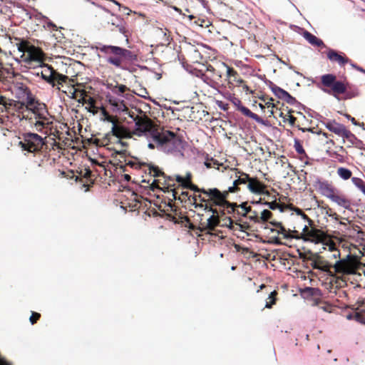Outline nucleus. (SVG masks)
Listing matches in <instances>:
<instances>
[{"label": "nucleus", "instance_id": "8fccbe9b", "mask_svg": "<svg viewBox=\"0 0 365 365\" xmlns=\"http://www.w3.org/2000/svg\"><path fill=\"white\" fill-rule=\"evenodd\" d=\"M227 67V75L229 77L231 76H236L237 75V72L235 71L232 68L229 67L228 66H226Z\"/></svg>", "mask_w": 365, "mask_h": 365}, {"label": "nucleus", "instance_id": "a18cd8bd", "mask_svg": "<svg viewBox=\"0 0 365 365\" xmlns=\"http://www.w3.org/2000/svg\"><path fill=\"white\" fill-rule=\"evenodd\" d=\"M40 316L41 314L39 313L33 312L29 318L31 324H34V323H36V322L39 319Z\"/></svg>", "mask_w": 365, "mask_h": 365}, {"label": "nucleus", "instance_id": "393cba45", "mask_svg": "<svg viewBox=\"0 0 365 365\" xmlns=\"http://www.w3.org/2000/svg\"><path fill=\"white\" fill-rule=\"evenodd\" d=\"M214 215L215 214L212 213L207 220L206 227L209 230H213L215 227L219 225V220Z\"/></svg>", "mask_w": 365, "mask_h": 365}, {"label": "nucleus", "instance_id": "9b49d317", "mask_svg": "<svg viewBox=\"0 0 365 365\" xmlns=\"http://www.w3.org/2000/svg\"><path fill=\"white\" fill-rule=\"evenodd\" d=\"M247 188L252 193L254 194L269 195L268 191L265 190L264 184L257 178H250V180L247 182Z\"/></svg>", "mask_w": 365, "mask_h": 365}, {"label": "nucleus", "instance_id": "f03ea898", "mask_svg": "<svg viewBox=\"0 0 365 365\" xmlns=\"http://www.w3.org/2000/svg\"><path fill=\"white\" fill-rule=\"evenodd\" d=\"M321 84L324 87L320 86V85L317 86L321 91L333 96L338 101L341 100L339 97L341 94L344 95V100L355 98L359 94V90L356 86L337 80L336 76L332 73L322 75L321 76Z\"/></svg>", "mask_w": 365, "mask_h": 365}, {"label": "nucleus", "instance_id": "37998d69", "mask_svg": "<svg viewBox=\"0 0 365 365\" xmlns=\"http://www.w3.org/2000/svg\"><path fill=\"white\" fill-rule=\"evenodd\" d=\"M239 207L245 212V213L242 215L243 217H246L247 213L252 212L251 207L247 206V202H242Z\"/></svg>", "mask_w": 365, "mask_h": 365}, {"label": "nucleus", "instance_id": "09e8293b", "mask_svg": "<svg viewBox=\"0 0 365 365\" xmlns=\"http://www.w3.org/2000/svg\"><path fill=\"white\" fill-rule=\"evenodd\" d=\"M270 231H271L272 232H277V234H279V235H283V234H284V232L286 231V229H285V227H284L282 225H281V226H279V227H278V230H276V229H274V228H271V229H270Z\"/></svg>", "mask_w": 365, "mask_h": 365}, {"label": "nucleus", "instance_id": "a211bd4d", "mask_svg": "<svg viewBox=\"0 0 365 365\" xmlns=\"http://www.w3.org/2000/svg\"><path fill=\"white\" fill-rule=\"evenodd\" d=\"M140 165H147L148 167L149 174L153 175L154 178L163 176L165 178H168L169 180H173V178L171 176L167 177L165 174L157 165L153 164H147L145 163H140Z\"/></svg>", "mask_w": 365, "mask_h": 365}, {"label": "nucleus", "instance_id": "f257e3e1", "mask_svg": "<svg viewBox=\"0 0 365 365\" xmlns=\"http://www.w3.org/2000/svg\"><path fill=\"white\" fill-rule=\"evenodd\" d=\"M95 48L105 54L113 55L106 58V61L110 65L130 73L137 71V65L132 66V64L138 61V57L130 50L118 46L103 45L101 43H98Z\"/></svg>", "mask_w": 365, "mask_h": 365}, {"label": "nucleus", "instance_id": "20e7f679", "mask_svg": "<svg viewBox=\"0 0 365 365\" xmlns=\"http://www.w3.org/2000/svg\"><path fill=\"white\" fill-rule=\"evenodd\" d=\"M128 113L130 118L133 119L135 123V128L133 132L130 131V137L132 135H135L139 137L145 136L148 139L151 138L153 140H158V133L159 131L153 127L151 120L148 118H139L135 116L134 113Z\"/></svg>", "mask_w": 365, "mask_h": 365}, {"label": "nucleus", "instance_id": "4c0bfd02", "mask_svg": "<svg viewBox=\"0 0 365 365\" xmlns=\"http://www.w3.org/2000/svg\"><path fill=\"white\" fill-rule=\"evenodd\" d=\"M272 216V212L268 210H263L260 216L261 222H266L268 219L271 218Z\"/></svg>", "mask_w": 365, "mask_h": 365}, {"label": "nucleus", "instance_id": "0e129e2a", "mask_svg": "<svg viewBox=\"0 0 365 365\" xmlns=\"http://www.w3.org/2000/svg\"><path fill=\"white\" fill-rule=\"evenodd\" d=\"M225 220L229 221V225H227V227L230 230L233 229V221L230 217H227Z\"/></svg>", "mask_w": 365, "mask_h": 365}, {"label": "nucleus", "instance_id": "f8f14e48", "mask_svg": "<svg viewBox=\"0 0 365 365\" xmlns=\"http://www.w3.org/2000/svg\"><path fill=\"white\" fill-rule=\"evenodd\" d=\"M322 123L329 131L335 133L336 135L341 138H343L345 132L347 130L344 125L336 122L335 120H327L326 122Z\"/></svg>", "mask_w": 365, "mask_h": 365}, {"label": "nucleus", "instance_id": "338daca9", "mask_svg": "<svg viewBox=\"0 0 365 365\" xmlns=\"http://www.w3.org/2000/svg\"><path fill=\"white\" fill-rule=\"evenodd\" d=\"M0 365H11L9 362L6 361L4 358L0 355Z\"/></svg>", "mask_w": 365, "mask_h": 365}, {"label": "nucleus", "instance_id": "f704fd0d", "mask_svg": "<svg viewBox=\"0 0 365 365\" xmlns=\"http://www.w3.org/2000/svg\"><path fill=\"white\" fill-rule=\"evenodd\" d=\"M42 19H43V22L48 29H50L53 31H57V26L53 21H51L47 16H42Z\"/></svg>", "mask_w": 365, "mask_h": 365}, {"label": "nucleus", "instance_id": "cd10ccee", "mask_svg": "<svg viewBox=\"0 0 365 365\" xmlns=\"http://www.w3.org/2000/svg\"><path fill=\"white\" fill-rule=\"evenodd\" d=\"M250 176L248 174L243 173L237 179L233 181L234 185L238 186L239 185L246 184L250 180Z\"/></svg>", "mask_w": 365, "mask_h": 365}, {"label": "nucleus", "instance_id": "58836bf2", "mask_svg": "<svg viewBox=\"0 0 365 365\" xmlns=\"http://www.w3.org/2000/svg\"><path fill=\"white\" fill-rule=\"evenodd\" d=\"M283 101H284L286 103H287L288 104H289L291 106L295 105L297 103V99L294 97H293L292 96H291L288 92L285 95Z\"/></svg>", "mask_w": 365, "mask_h": 365}, {"label": "nucleus", "instance_id": "774afa93", "mask_svg": "<svg viewBox=\"0 0 365 365\" xmlns=\"http://www.w3.org/2000/svg\"><path fill=\"white\" fill-rule=\"evenodd\" d=\"M329 217L336 221L338 220L339 218V215L336 212H330Z\"/></svg>", "mask_w": 365, "mask_h": 365}, {"label": "nucleus", "instance_id": "7ed1b4c3", "mask_svg": "<svg viewBox=\"0 0 365 365\" xmlns=\"http://www.w3.org/2000/svg\"><path fill=\"white\" fill-rule=\"evenodd\" d=\"M157 143L158 149L175 155L183 156L184 141L175 133L165 130L158 133V140H154Z\"/></svg>", "mask_w": 365, "mask_h": 365}, {"label": "nucleus", "instance_id": "473e14b6", "mask_svg": "<svg viewBox=\"0 0 365 365\" xmlns=\"http://www.w3.org/2000/svg\"><path fill=\"white\" fill-rule=\"evenodd\" d=\"M36 120H37L34 123L35 127L41 126V128H47L48 125H49L52 123V122L50 121L48 116H46V120H43V119H36Z\"/></svg>", "mask_w": 365, "mask_h": 365}, {"label": "nucleus", "instance_id": "72a5a7b5", "mask_svg": "<svg viewBox=\"0 0 365 365\" xmlns=\"http://www.w3.org/2000/svg\"><path fill=\"white\" fill-rule=\"evenodd\" d=\"M293 210L297 215L301 216L304 220L307 221L308 224L311 225V224L312 223V220L306 214H304V212L300 208L294 207Z\"/></svg>", "mask_w": 365, "mask_h": 365}, {"label": "nucleus", "instance_id": "f3484780", "mask_svg": "<svg viewBox=\"0 0 365 365\" xmlns=\"http://www.w3.org/2000/svg\"><path fill=\"white\" fill-rule=\"evenodd\" d=\"M327 58L331 61L338 62L339 65H344L345 63L349 62V59L348 58L342 56L334 49L329 50L327 53Z\"/></svg>", "mask_w": 365, "mask_h": 365}, {"label": "nucleus", "instance_id": "864d4df0", "mask_svg": "<svg viewBox=\"0 0 365 365\" xmlns=\"http://www.w3.org/2000/svg\"><path fill=\"white\" fill-rule=\"evenodd\" d=\"M264 83L269 88V89L272 91V92L274 91V87H277V85H275L272 81L270 80L267 79L264 81Z\"/></svg>", "mask_w": 365, "mask_h": 365}, {"label": "nucleus", "instance_id": "69168bd1", "mask_svg": "<svg viewBox=\"0 0 365 365\" xmlns=\"http://www.w3.org/2000/svg\"><path fill=\"white\" fill-rule=\"evenodd\" d=\"M191 178L192 174L190 172H187L185 175V177L183 178V179L184 180H185V182H191Z\"/></svg>", "mask_w": 365, "mask_h": 365}, {"label": "nucleus", "instance_id": "dca6fc26", "mask_svg": "<svg viewBox=\"0 0 365 365\" xmlns=\"http://www.w3.org/2000/svg\"><path fill=\"white\" fill-rule=\"evenodd\" d=\"M302 36L312 46H315L317 47H327L324 44V41L315 36L314 34H311L309 31L304 30L302 34Z\"/></svg>", "mask_w": 365, "mask_h": 365}, {"label": "nucleus", "instance_id": "c9c22d12", "mask_svg": "<svg viewBox=\"0 0 365 365\" xmlns=\"http://www.w3.org/2000/svg\"><path fill=\"white\" fill-rule=\"evenodd\" d=\"M339 192V190L335 189L333 186H330L329 190H327L326 195H324V197L329 198V200H332L334 197Z\"/></svg>", "mask_w": 365, "mask_h": 365}, {"label": "nucleus", "instance_id": "2eb2a0df", "mask_svg": "<svg viewBox=\"0 0 365 365\" xmlns=\"http://www.w3.org/2000/svg\"><path fill=\"white\" fill-rule=\"evenodd\" d=\"M17 50L20 53H28V57L29 56L30 53H32L34 56H38L39 54V51L37 50L36 48L34 46H30L24 40H20L19 43L16 44Z\"/></svg>", "mask_w": 365, "mask_h": 365}, {"label": "nucleus", "instance_id": "7c9ffc66", "mask_svg": "<svg viewBox=\"0 0 365 365\" xmlns=\"http://www.w3.org/2000/svg\"><path fill=\"white\" fill-rule=\"evenodd\" d=\"M272 93L277 98L283 100L284 98L285 95L287 93V91L277 86L274 88V91H272Z\"/></svg>", "mask_w": 365, "mask_h": 365}, {"label": "nucleus", "instance_id": "a878e982", "mask_svg": "<svg viewBox=\"0 0 365 365\" xmlns=\"http://www.w3.org/2000/svg\"><path fill=\"white\" fill-rule=\"evenodd\" d=\"M294 148L298 154L302 155L307 158H308V155H307L303 146L302 145L300 140L297 138H294Z\"/></svg>", "mask_w": 365, "mask_h": 365}, {"label": "nucleus", "instance_id": "4468645a", "mask_svg": "<svg viewBox=\"0 0 365 365\" xmlns=\"http://www.w3.org/2000/svg\"><path fill=\"white\" fill-rule=\"evenodd\" d=\"M345 139H346L351 145L355 146L356 148L365 150V145L363 141L359 139L354 134H353L350 130H346L344 136H343V143H345Z\"/></svg>", "mask_w": 365, "mask_h": 365}, {"label": "nucleus", "instance_id": "680f3d73", "mask_svg": "<svg viewBox=\"0 0 365 365\" xmlns=\"http://www.w3.org/2000/svg\"><path fill=\"white\" fill-rule=\"evenodd\" d=\"M282 235H283V237L287 240H290V239H293V238L299 239V237H294V236H292V235L288 233L287 232V230L284 232V234Z\"/></svg>", "mask_w": 365, "mask_h": 365}, {"label": "nucleus", "instance_id": "13d9d810", "mask_svg": "<svg viewBox=\"0 0 365 365\" xmlns=\"http://www.w3.org/2000/svg\"><path fill=\"white\" fill-rule=\"evenodd\" d=\"M311 265H312V267L313 269H319V270H322V271H324V270L323 268H322V267L319 266V263H318L317 262H316V261H313V262H312Z\"/></svg>", "mask_w": 365, "mask_h": 365}, {"label": "nucleus", "instance_id": "c756f323", "mask_svg": "<svg viewBox=\"0 0 365 365\" xmlns=\"http://www.w3.org/2000/svg\"><path fill=\"white\" fill-rule=\"evenodd\" d=\"M26 97V108H31L35 106L37 103H39L38 101L36 100L35 97L32 95L31 91L29 93H27Z\"/></svg>", "mask_w": 365, "mask_h": 365}, {"label": "nucleus", "instance_id": "9d476101", "mask_svg": "<svg viewBox=\"0 0 365 365\" xmlns=\"http://www.w3.org/2000/svg\"><path fill=\"white\" fill-rule=\"evenodd\" d=\"M41 78L47 83L51 85L53 88H55L57 85H62L65 83L68 78V76L60 73L57 71L49 73V75H43L41 73Z\"/></svg>", "mask_w": 365, "mask_h": 365}, {"label": "nucleus", "instance_id": "49530a36", "mask_svg": "<svg viewBox=\"0 0 365 365\" xmlns=\"http://www.w3.org/2000/svg\"><path fill=\"white\" fill-rule=\"evenodd\" d=\"M354 319L356 322L365 325V316L357 313L354 315Z\"/></svg>", "mask_w": 365, "mask_h": 365}, {"label": "nucleus", "instance_id": "5701e85b", "mask_svg": "<svg viewBox=\"0 0 365 365\" xmlns=\"http://www.w3.org/2000/svg\"><path fill=\"white\" fill-rule=\"evenodd\" d=\"M232 103L235 106L237 107V110L241 111L245 116L249 117V115L252 113V111L248 108L245 107L242 104V102L239 98L233 97Z\"/></svg>", "mask_w": 365, "mask_h": 365}, {"label": "nucleus", "instance_id": "bb28decb", "mask_svg": "<svg viewBox=\"0 0 365 365\" xmlns=\"http://www.w3.org/2000/svg\"><path fill=\"white\" fill-rule=\"evenodd\" d=\"M30 90L29 88L25 86L23 83H21V85L17 88L16 91V98H21L27 95V93H29Z\"/></svg>", "mask_w": 365, "mask_h": 365}, {"label": "nucleus", "instance_id": "052dcab7", "mask_svg": "<svg viewBox=\"0 0 365 365\" xmlns=\"http://www.w3.org/2000/svg\"><path fill=\"white\" fill-rule=\"evenodd\" d=\"M113 25H116V26L119 29V31L121 33V34H125V29L120 24H118V23H114L113 22L112 23Z\"/></svg>", "mask_w": 365, "mask_h": 365}, {"label": "nucleus", "instance_id": "4d7b16f0", "mask_svg": "<svg viewBox=\"0 0 365 365\" xmlns=\"http://www.w3.org/2000/svg\"><path fill=\"white\" fill-rule=\"evenodd\" d=\"M297 118L291 115H288V122L291 126H294Z\"/></svg>", "mask_w": 365, "mask_h": 365}, {"label": "nucleus", "instance_id": "6ab92c4d", "mask_svg": "<svg viewBox=\"0 0 365 365\" xmlns=\"http://www.w3.org/2000/svg\"><path fill=\"white\" fill-rule=\"evenodd\" d=\"M301 294L304 297H321L322 295V290L317 287H306L300 290Z\"/></svg>", "mask_w": 365, "mask_h": 365}, {"label": "nucleus", "instance_id": "3c124183", "mask_svg": "<svg viewBox=\"0 0 365 365\" xmlns=\"http://www.w3.org/2000/svg\"><path fill=\"white\" fill-rule=\"evenodd\" d=\"M344 209L354 213V212H357L359 211V210H354L353 209V207H351V201L349 200V201L346 202V204L344 205Z\"/></svg>", "mask_w": 365, "mask_h": 365}, {"label": "nucleus", "instance_id": "79ce46f5", "mask_svg": "<svg viewBox=\"0 0 365 365\" xmlns=\"http://www.w3.org/2000/svg\"><path fill=\"white\" fill-rule=\"evenodd\" d=\"M269 243L270 244H273V245H285L284 243H283L280 238L277 237V236H274V237H272L270 238L269 241Z\"/></svg>", "mask_w": 365, "mask_h": 365}, {"label": "nucleus", "instance_id": "a19ab883", "mask_svg": "<svg viewBox=\"0 0 365 365\" xmlns=\"http://www.w3.org/2000/svg\"><path fill=\"white\" fill-rule=\"evenodd\" d=\"M351 181L353 184L359 189H360V187L365 184L362 179L357 177H353L351 178Z\"/></svg>", "mask_w": 365, "mask_h": 365}, {"label": "nucleus", "instance_id": "412c9836", "mask_svg": "<svg viewBox=\"0 0 365 365\" xmlns=\"http://www.w3.org/2000/svg\"><path fill=\"white\" fill-rule=\"evenodd\" d=\"M319 191V192L324 196L326 195L327 190L330 187L331 185L327 180L322 181L321 179L318 177L316 178L314 185Z\"/></svg>", "mask_w": 365, "mask_h": 365}, {"label": "nucleus", "instance_id": "e433bc0d", "mask_svg": "<svg viewBox=\"0 0 365 365\" xmlns=\"http://www.w3.org/2000/svg\"><path fill=\"white\" fill-rule=\"evenodd\" d=\"M263 205L267 206L269 209L272 210L279 209V210L282 212V209L279 207V205L275 200L272 202L265 201L263 202Z\"/></svg>", "mask_w": 365, "mask_h": 365}, {"label": "nucleus", "instance_id": "b1692460", "mask_svg": "<svg viewBox=\"0 0 365 365\" xmlns=\"http://www.w3.org/2000/svg\"><path fill=\"white\" fill-rule=\"evenodd\" d=\"M338 175L343 180H348L351 177V171L346 168L340 167L337 170Z\"/></svg>", "mask_w": 365, "mask_h": 365}, {"label": "nucleus", "instance_id": "0eeeda50", "mask_svg": "<svg viewBox=\"0 0 365 365\" xmlns=\"http://www.w3.org/2000/svg\"><path fill=\"white\" fill-rule=\"evenodd\" d=\"M205 194L212 198L213 201V204L217 206L222 207L225 208H230L231 210L229 211V213H232L235 212V208L237 206L236 203L230 202L227 200V192H222L217 188H210L209 190H205V188H200V192Z\"/></svg>", "mask_w": 365, "mask_h": 365}, {"label": "nucleus", "instance_id": "c03bdc74", "mask_svg": "<svg viewBox=\"0 0 365 365\" xmlns=\"http://www.w3.org/2000/svg\"><path fill=\"white\" fill-rule=\"evenodd\" d=\"M252 212L253 215L248 217L249 220L255 222H260V217L258 216L257 212L256 211H252Z\"/></svg>", "mask_w": 365, "mask_h": 365}, {"label": "nucleus", "instance_id": "de8ad7c7", "mask_svg": "<svg viewBox=\"0 0 365 365\" xmlns=\"http://www.w3.org/2000/svg\"><path fill=\"white\" fill-rule=\"evenodd\" d=\"M217 106L223 110H227L228 109V104L222 102V101H216Z\"/></svg>", "mask_w": 365, "mask_h": 365}, {"label": "nucleus", "instance_id": "ddd939ff", "mask_svg": "<svg viewBox=\"0 0 365 365\" xmlns=\"http://www.w3.org/2000/svg\"><path fill=\"white\" fill-rule=\"evenodd\" d=\"M27 110L31 111L34 115L35 119L46 120V116L49 115L46 104L41 102L37 103L31 108H27Z\"/></svg>", "mask_w": 365, "mask_h": 365}, {"label": "nucleus", "instance_id": "e2e57ef3", "mask_svg": "<svg viewBox=\"0 0 365 365\" xmlns=\"http://www.w3.org/2000/svg\"><path fill=\"white\" fill-rule=\"evenodd\" d=\"M295 107H297L298 109H302L305 110L306 107L304 105L297 101V103L295 105H294Z\"/></svg>", "mask_w": 365, "mask_h": 365}, {"label": "nucleus", "instance_id": "ea45409f", "mask_svg": "<svg viewBox=\"0 0 365 365\" xmlns=\"http://www.w3.org/2000/svg\"><path fill=\"white\" fill-rule=\"evenodd\" d=\"M150 180H143V182H147L148 184H149V187L152 190H155V189H158V181L155 179H153L152 180V182H150Z\"/></svg>", "mask_w": 365, "mask_h": 365}, {"label": "nucleus", "instance_id": "4be33fe9", "mask_svg": "<svg viewBox=\"0 0 365 365\" xmlns=\"http://www.w3.org/2000/svg\"><path fill=\"white\" fill-rule=\"evenodd\" d=\"M193 200V205L195 207H203L204 210L211 212L213 214L217 212L216 210L213 209L212 207L208 206L207 204H197V200L199 199L201 202H205V198L202 197L200 195L191 196Z\"/></svg>", "mask_w": 365, "mask_h": 365}, {"label": "nucleus", "instance_id": "6e6d98bb", "mask_svg": "<svg viewBox=\"0 0 365 365\" xmlns=\"http://www.w3.org/2000/svg\"><path fill=\"white\" fill-rule=\"evenodd\" d=\"M275 293V292H272L270 293V294L269 295V299H272V302L269 304L268 302L266 303L265 304V307L266 308H268V309H270L272 307V305L274 304L275 303V300L274 299H272V295Z\"/></svg>", "mask_w": 365, "mask_h": 365}, {"label": "nucleus", "instance_id": "c85d7f7f", "mask_svg": "<svg viewBox=\"0 0 365 365\" xmlns=\"http://www.w3.org/2000/svg\"><path fill=\"white\" fill-rule=\"evenodd\" d=\"M331 201L336 203L337 205L344 207L346 202L349 201V200L342 195H339L338 194H336Z\"/></svg>", "mask_w": 365, "mask_h": 365}, {"label": "nucleus", "instance_id": "6e6552de", "mask_svg": "<svg viewBox=\"0 0 365 365\" xmlns=\"http://www.w3.org/2000/svg\"><path fill=\"white\" fill-rule=\"evenodd\" d=\"M25 62L29 65L30 68L33 66L34 69L41 68V74L43 73L46 76L56 71L51 65L43 63L39 54L34 56L30 53L29 56L25 59Z\"/></svg>", "mask_w": 365, "mask_h": 365}, {"label": "nucleus", "instance_id": "423d86ee", "mask_svg": "<svg viewBox=\"0 0 365 365\" xmlns=\"http://www.w3.org/2000/svg\"><path fill=\"white\" fill-rule=\"evenodd\" d=\"M19 138L21 140L18 143V145L22 150L31 153L40 151L46 143V138H42L38 134L30 131L22 133Z\"/></svg>", "mask_w": 365, "mask_h": 365}, {"label": "nucleus", "instance_id": "bf43d9fd", "mask_svg": "<svg viewBox=\"0 0 365 365\" xmlns=\"http://www.w3.org/2000/svg\"><path fill=\"white\" fill-rule=\"evenodd\" d=\"M341 263H342V260H340V259L336 262L335 264L334 265V267L336 272H342V270H341V269L339 267V265Z\"/></svg>", "mask_w": 365, "mask_h": 365}, {"label": "nucleus", "instance_id": "603ef678", "mask_svg": "<svg viewBox=\"0 0 365 365\" xmlns=\"http://www.w3.org/2000/svg\"><path fill=\"white\" fill-rule=\"evenodd\" d=\"M340 114L343 115L347 120H350L353 125H357V121L355 120L354 117L351 116L349 114L342 113H340Z\"/></svg>", "mask_w": 365, "mask_h": 365}, {"label": "nucleus", "instance_id": "aec40b11", "mask_svg": "<svg viewBox=\"0 0 365 365\" xmlns=\"http://www.w3.org/2000/svg\"><path fill=\"white\" fill-rule=\"evenodd\" d=\"M176 181L180 185V186L185 189H190L195 192H200V188L196 185L192 183V182H185L184 180L183 177L180 175H176L175 176Z\"/></svg>", "mask_w": 365, "mask_h": 365}, {"label": "nucleus", "instance_id": "2f4dec72", "mask_svg": "<svg viewBox=\"0 0 365 365\" xmlns=\"http://www.w3.org/2000/svg\"><path fill=\"white\" fill-rule=\"evenodd\" d=\"M249 118L255 120L257 123L262 124L265 126H270V123L268 120H263L261 117L254 113H251Z\"/></svg>", "mask_w": 365, "mask_h": 365}, {"label": "nucleus", "instance_id": "39448f33", "mask_svg": "<svg viewBox=\"0 0 365 365\" xmlns=\"http://www.w3.org/2000/svg\"><path fill=\"white\" fill-rule=\"evenodd\" d=\"M128 90L129 88L125 85L116 83L113 93L120 98L115 97L110 93L106 94V101L114 112L128 113V108L123 98L129 99V94L125 93V91Z\"/></svg>", "mask_w": 365, "mask_h": 365}, {"label": "nucleus", "instance_id": "1a4fd4ad", "mask_svg": "<svg viewBox=\"0 0 365 365\" xmlns=\"http://www.w3.org/2000/svg\"><path fill=\"white\" fill-rule=\"evenodd\" d=\"M103 114L105 115V120L112 124L111 133L113 135L118 138H130V133L125 126L117 125L115 121L106 111H103Z\"/></svg>", "mask_w": 365, "mask_h": 365}, {"label": "nucleus", "instance_id": "5fc2aeb1", "mask_svg": "<svg viewBox=\"0 0 365 365\" xmlns=\"http://www.w3.org/2000/svg\"><path fill=\"white\" fill-rule=\"evenodd\" d=\"M350 66L352 68H354L356 69L357 71H360V72H361V73L365 74V69L363 68L362 67L359 66L358 65H356V63H353L351 61H350Z\"/></svg>", "mask_w": 365, "mask_h": 365}]
</instances>
